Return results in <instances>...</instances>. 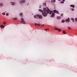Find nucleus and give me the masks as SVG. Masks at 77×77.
I'll return each mask as SVG.
<instances>
[{
	"mask_svg": "<svg viewBox=\"0 0 77 77\" xmlns=\"http://www.w3.org/2000/svg\"><path fill=\"white\" fill-rule=\"evenodd\" d=\"M47 8L48 10H47V8H44L43 11H44L42 13V15L43 17H45L47 16L48 14H49V12L50 11V9H49L47 7Z\"/></svg>",
	"mask_w": 77,
	"mask_h": 77,
	"instance_id": "f257e3e1",
	"label": "nucleus"
},
{
	"mask_svg": "<svg viewBox=\"0 0 77 77\" xmlns=\"http://www.w3.org/2000/svg\"><path fill=\"white\" fill-rule=\"evenodd\" d=\"M21 23H22L23 24H25L26 23H25V21L24 20V19H23V18H21Z\"/></svg>",
	"mask_w": 77,
	"mask_h": 77,
	"instance_id": "f03ea898",
	"label": "nucleus"
},
{
	"mask_svg": "<svg viewBox=\"0 0 77 77\" xmlns=\"http://www.w3.org/2000/svg\"><path fill=\"white\" fill-rule=\"evenodd\" d=\"M37 16H38L39 19H42V15L39 14H37Z\"/></svg>",
	"mask_w": 77,
	"mask_h": 77,
	"instance_id": "7ed1b4c3",
	"label": "nucleus"
},
{
	"mask_svg": "<svg viewBox=\"0 0 77 77\" xmlns=\"http://www.w3.org/2000/svg\"><path fill=\"white\" fill-rule=\"evenodd\" d=\"M54 12V13H57V14H59V11L54 10L53 11Z\"/></svg>",
	"mask_w": 77,
	"mask_h": 77,
	"instance_id": "20e7f679",
	"label": "nucleus"
},
{
	"mask_svg": "<svg viewBox=\"0 0 77 77\" xmlns=\"http://www.w3.org/2000/svg\"><path fill=\"white\" fill-rule=\"evenodd\" d=\"M55 30H58V32H61V29H58V28H55Z\"/></svg>",
	"mask_w": 77,
	"mask_h": 77,
	"instance_id": "39448f33",
	"label": "nucleus"
},
{
	"mask_svg": "<svg viewBox=\"0 0 77 77\" xmlns=\"http://www.w3.org/2000/svg\"><path fill=\"white\" fill-rule=\"evenodd\" d=\"M65 21L66 22H68H68H69L70 21L69 20V18H68V19H66L65 20Z\"/></svg>",
	"mask_w": 77,
	"mask_h": 77,
	"instance_id": "423d86ee",
	"label": "nucleus"
},
{
	"mask_svg": "<svg viewBox=\"0 0 77 77\" xmlns=\"http://www.w3.org/2000/svg\"><path fill=\"white\" fill-rule=\"evenodd\" d=\"M55 15V14H54V13L53 12L52 13V14L51 15V17H54Z\"/></svg>",
	"mask_w": 77,
	"mask_h": 77,
	"instance_id": "0eeeda50",
	"label": "nucleus"
},
{
	"mask_svg": "<svg viewBox=\"0 0 77 77\" xmlns=\"http://www.w3.org/2000/svg\"><path fill=\"white\" fill-rule=\"evenodd\" d=\"M37 15L34 16V17L35 18H37L38 19V16H37Z\"/></svg>",
	"mask_w": 77,
	"mask_h": 77,
	"instance_id": "6e6552de",
	"label": "nucleus"
},
{
	"mask_svg": "<svg viewBox=\"0 0 77 77\" xmlns=\"http://www.w3.org/2000/svg\"><path fill=\"white\" fill-rule=\"evenodd\" d=\"M44 11V9L43 10H42V9H38V11H39L40 12H43Z\"/></svg>",
	"mask_w": 77,
	"mask_h": 77,
	"instance_id": "1a4fd4ad",
	"label": "nucleus"
},
{
	"mask_svg": "<svg viewBox=\"0 0 77 77\" xmlns=\"http://www.w3.org/2000/svg\"><path fill=\"white\" fill-rule=\"evenodd\" d=\"M1 28H5V26L3 25H1L0 26Z\"/></svg>",
	"mask_w": 77,
	"mask_h": 77,
	"instance_id": "9d476101",
	"label": "nucleus"
},
{
	"mask_svg": "<svg viewBox=\"0 0 77 77\" xmlns=\"http://www.w3.org/2000/svg\"><path fill=\"white\" fill-rule=\"evenodd\" d=\"M57 19L58 20H59V19H60V18H61V17L60 16H58L57 17Z\"/></svg>",
	"mask_w": 77,
	"mask_h": 77,
	"instance_id": "9b49d317",
	"label": "nucleus"
},
{
	"mask_svg": "<svg viewBox=\"0 0 77 77\" xmlns=\"http://www.w3.org/2000/svg\"><path fill=\"white\" fill-rule=\"evenodd\" d=\"M26 1H25V0H24V1H22V2H21V1H20V4H21V3H25V2Z\"/></svg>",
	"mask_w": 77,
	"mask_h": 77,
	"instance_id": "f8f14e48",
	"label": "nucleus"
},
{
	"mask_svg": "<svg viewBox=\"0 0 77 77\" xmlns=\"http://www.w3.org/2000/svg\"><path fill=\"white\" fill-rule=\"evenodd\" d=\"M63 33L64 34H66V32H65V31L64 30H63Z\"/></svg>",
	"mask_w": 77,
	"mask_h": 77,
	"instance_id": "ddd939ff",
	"label": "nucleus"
},
{
	"mask_svg": "<svg viewBox=\"0 0 77 77\" xmlns=\"http://www.w3.org/2000/svg\"><path fill=\"white\" fill-rule=\"evenodd\" d=\"M70 6H71V7H73V8H74V6H75L74 5H71Z\"/></svg>",
	"mask_w": 77,
	"mask_h": 77,
	"instance_id": "4468645a",
	"label": "nucleus"
},
{
	"mask_svg": "<svg viewBox=\"0 0 77 77\" xmlns=\"http://www.w3.org/2000/svg\"><path fill=\"white\" fill-rule=\"evenodd\" d=\"M14 20H17V18L15 17L13 18Z\"/></svg>",
	"mask_w": 77,
	"mask_h": 77,
	"instance_id": "2eb2a0df",
	"label": "nucleus"
},
{
	"mask_svg": "<svg viewBox=\"0 0 77 77\" xmlns=\"http://www.w3.org/2000/svg\"><path fill=\"white\" fill-rule=\"evenodd\" d=\"M0 5L1 6H3V4L2 3H0Z\"/></svg>",
	"mask_w": 77,
	"mask_h": 77,
	"instance_id": "dca6fc26",
	"label": "nucleus"
},
{
	"mask_svg": "<svg viewBox=\"0 0 77 77\" xmlns=\"http://www.w3.org/2000/svg\"><path fill=\"white\" fill-rule=\"evenodd\" d=\"M23 13H20V16H22V15H23Z\"/></svg>",
	"mask_w": 77,
	"mask_h": 77,
	"instance_id": "f3484780",
	"label": "nucleus"
},
{
	"mask_svg": "<svg viewBox=\"0 0 77 77\" xmlns=\"http://www.w3.org/2000/svg\"><path fill=\"white\" fill-rule=\"evenodd\" d=\"M49 14L51 15V13H52V12L50 10V11H49Z\"/></svg>",
	"mask_w": 77,
	"mask_h": 77,
	"instance_id": "a211bd4d",
	"label": "nucleus"
},
{
	"mask_svg": "<svg viewBox=\"0 0 77 77\" xmlns=\"http://www.w3.org/2000/svg\"><path fill=\"white\" fill-rule=\"evenodd\" d=\"M68 29H71V28H70V27H69V26H68Z\"/></svg>",
	"mask_w": 77,
	"mask_h": 77,
	"instance_id": "6ab92c4d",
	"label": "nucleus"
},
{
	"mask_svg": "<svg viewBox=\"0 0 77 77\" xmlns=\"http://www.w3.org/2000/svg\"><path fill=\"white\" fill-rule=\"evenodd\" d=\"M2 14L3 15H5L6 14L5 13H2Z\"/></svg>",
	"mask_w": 77,
	"mask_h": 77,
	"instance_id": "aec40b11",
	"label": "nucleus"
},
{
	"mask_svg": "<svg viewBox=\"0 0 77 77\" xmlns=\"http://www.w3.org/2000/svg\"><path fill=\"white\" fill-rule=\"evenodd\" d=\"M65 20H63L62 21V23H65Z\"/></svg>",
	"mask_w": 77,
	"mask_h": 77,
	"instance_id": "412c9836",
	"label": "nucleus"
},
{
	"mask_svg": "<svg viewBox=\"0 0 77 77\" xmlns=\"http://www.w3.org/2000/svg\"><path fill=\"white\" fill-rule=\"evenodd\" d=\"M15 4V3L14 2H12L11 4V5H14Z\"/></svg>",
	"mask_w": 77,
	"mask_h": 77,
	"instance_id": "4be33fe9",
	"label": "nucleus"
},
{
	"mask_svg": "<svg viewBox=\"0 0 77 77\" xmlns=\"http://www.w3.org/2000/svg\"><path fill=\"white\" fill-rule=\"evenodd\" d=\"M43 5L44 6H46V3H44L43 4Z\"/></svg>",
	"mask_w": 77,
	"mask_h": 77,
	"instance_id": "5701e85b",
	"label": "nucleus"
},
{
	"mask_svg": "<svg viewBox=\"0 0 77 77\" xmlns=\"http://www.w3.org/2000/svg\"><path fill=\"white\" fill-rule=\"evenodd\" d=\"M35 26H38V24L36 23H35Z\"/></svg>",
	"mask_w": 77,
	"mask_h": 77,
	"instance_id": "b1692460",
	"label": "nucleus"
},
{
	"mask_svg": "<svg viewBox=\"0 0 77 77\" xmlns=\"http://www.w3.org/2000/svg\"><path fill=\"white\" fill-rule=\"evenodd\" d=\"M3 24H6V22H4L3 23Z\"/></svg>",
	"mask_w": 77,
	"mask_h": 77,
	"instance_id": "393cba45",
	"label": "nucleus"
},
{
	"mask_svg": "<svg viewBox=\"0 0 77 77\" xmlns=\"http://www.w3.org/2000/svg\"><path fill=\"white\" fill-rule=\"evenodd\" d=\"M6 15H7V16H8V15H9V14L8 13H6Z\"/></svg>",
	"mask_w": 77,
	"mask_h": 77,
	"instance_id": "a878e982",
	"label": "nucleus"
},
{
	"mask_svg": "<svg viewBox=\"0 0 77 77\" xmlns=\"http://www.w3.org/2000/svg\"><path fill=\"white\" fill-rule=\"evenodd\" d=\"M63 14H61L60 16H61V17H62L63 16Z\"/></svg>",
	"mask_w": 77,
	"mask_h": 77,
	"instance_id": "bb28decb",
	"label": "nucleus"
},
{
	"mask_svg": "<svg viewBox=\"0 0 77 77\" xmlns=\"http://www.w3.org/2000/svg\"><path fill=\"white\" fill-rule=\"evenodd\" d=\"M50 30V29H45V30L46 31L47 30Z\"/></svg>",
	"mask_w": 77,
	"mask_h": 77,
	"instance_id": "cd10ccee",
	"label": "nucleus"
},
{
	"mask_svg": "<svg viewBox=\"0 0 77 77\" xmlns=\"http://www.w3.org/2000/svg\"><path fill=\"white\" fill-rule=\"evenodd\" d=\"M40 24H37V26H40Z\"/></svg>",
	"mask_w": 77,
	"mask_h": 77,
	"instance_id": "c85d7f7f",
	"label": "nucleus"
},
{
	"mask_svg": "<svg viewBox=\"0 0 77 77\" xmlns=\"http://www.w3.org/2000/svg\"><path fill=\"white\" fill-rule=\"evenodd\" d=\"M60 3H64V2H62V1L60 2Z\"/></svg>",
	"mask_w": 77,
	"mask_h": 77,
	"instance_id": "c756f323",
	"label": "nucleus"
},
{
	"mask_svg": "<svg viewBox=\"0 0 77 77\" xmlns=\"http://www.w3.org/2000/svg\"><path fill=\"white\" fill-rule=\"evenodd\" d=\"M71 19L72 20V21L74 20V19L73 18H71Z\"/></svg>",
	"mask_w": 77,
	"mask_h": 77,
	"instance_id": "7c9ffc66",
	"label": "nucleus"
},
{
	"mask_svg": "<svg viewBox=\"0 0 77 77\" xmlns=\"http://www.w3.org/2000/svg\"><path fill=\"white\" fill-rule=\"evenodd\" d=\"M55 2H56L55 0H54L53 2H54V3Z\"/></svg>",
	"mask_w": 77,
	"mask_h": 77,
	"instance_id": "2f4dec72",
	"label": "nucleus"
},
{
	"mask_svg": "<svg viewBox=\"0 0 77 77\" xmlns=\"http://www.w3.org/2000/svg\"><path fill=\"white\" fill-rule=\"evenodd\" d=\"M75 21L77 22V18L75 19Z\"/></svg>",
	"mask_w": 77,
	"mask_h": 77,
	"instance_id": "473e14b6",
	"label": "nucleus"
},
{
	"mask_svg": "<svg viewBox=\"0 0 77 77\" xmlns=\"http://www.w3.org/2000/svg\"><path fill=\"white\" fill-rule=\"evenodd\" d=\"M39 7L40 8H41V5H40Z\"/></svg>",
	"mask_w": 77,
	"mask_h": 77,
	"instance_id": "72a5a7b5",
	"label": "nucleus"
},
{
	"mask_svg": "<svg viewBox=\"0 0 77 77\" xmlns=\"http://www.w3.org/2000/svg\"><path fill=\"white\" fill-rule=\"evenodd\" d=\"M74 8H72V11H74Z\"/></svg>",
	"mask_w": 77,
	"mask_h": 77,
	"instance_id": "f704fd0d",
	"label": "nucleus"
},
{
	"mask_svg": "<svg viewBox=\"0 0 77 77\" xmlns=\"http://www.w3.org/2000/svg\"><path fill=\"white\" fill-rule=\"evenodd\" d=\"M65 0H63V2H65Z\"/></svg>",
	"mask_w": 77,
	"mask_h": 77,
	"instance_id": "c9c22d12",
	"label": "nucleus"
},
{
	"mask_svg": "<svg viewBox=\"0 0 77 77\" xmlns=\"http://www.w3.org/2000/svg\"><path fill=\"white\" fill-rule=\"evenodd\" d=\"M42 26H44V24H43L42 25Z\"/></svg>",
	"mask_w": 77,
	"mask_h": 77,
	"instance_id": "e433bc0d",
	"label": "nucleus"
},
{
	"mask_svg": "<svg viewBox=\"0 0 77 77\" xmlns=\"http://www.w3.org/2000/svg\"><path fill=\"white\" fill-rule=\"evenodd\" d=\"M73 22H74V20H73Z\"/></svg>",
	"mask_w": 77,
	"mask_h": 77,
	"instance_id": "4c0bfd02",
	"label": "nucleus"
},
{
	"mask_svg": "<svg viewBox=\"0 0 77 77\" xmlns=\"http://www.w3.org/2000/svg\"><path fill=\"white\" fill-rule=\"evenodd\" d=\"M58 1H60L61 0H58Z\"/></svg>",
	"mask_w": 77,
	"mask_h": 77,
	"instance_id": "58836bf2",
	"label": "nucleus"
},
{
	"mask_svg": "<svg viewBox=\"0 0 77 77\" xmlns=\"http://www.w3.org/2000/svg\"><path fill=\"white\" fill-rule=\"evenodd\" d=\"M51 1H52V2H53V0H51Z\"/></svg>",
	"mask_w": 77,
	"mask_h": 77,
	"instance_id": "ea45409f",
	"label": "nucleus"
},
{
	"mask_svg": "<svg viewBox=\"0 0 77 77\" xmlns=\"http://www.w3.org/2000/svg\"><path fill=\"white\" fill-rule=\"evenodd\" d=\"M51 3H53V1H52Z\"/></svg>",
	"mask_w": 77,
	"mask_h": 77,
	"instance_id": "a19ab883",
	"label": "nucleus"
},
{
	"mask_svg": "<svg viewBox=\"0 0 77 77\" xmlns=\"http://www.w3.org/2000/svg\"><path fill=\"white\" fill-rule=\"evenodd\" d=\"M5 12H6V11H5Z\"/></svg>",
	"mask_w": 77,
	"mask_h": 77,
	"instance_id": "79ce46f5",
	"label": "nucleus"
}]
</instances>
